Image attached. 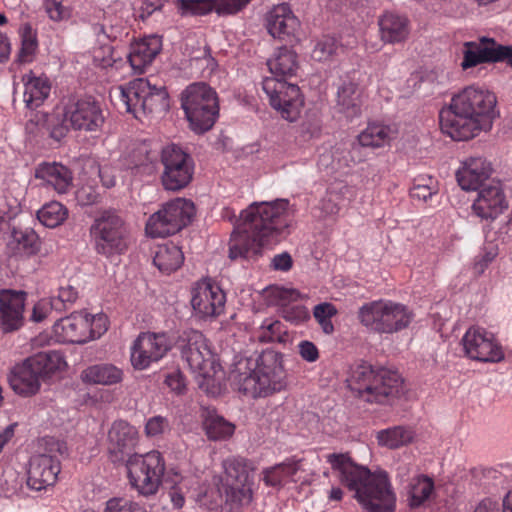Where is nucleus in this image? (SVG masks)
Masks as SVG:
<instances>
[{
  "label": "nucleus",
  "instance_id": "nucleus-18",
  "mask_svg": "<svg viewBox=\"0 0 512 512\" xmlns=\"http://www.w3.org/2000/svg\"><path fill=\"white\" fill-rule=\"evenodd\" d=\"M224 477L222 486L226 495V501L244 506L253 499V478L244 459L229 457L222 463Z\"/></svg>",
  "mask_w": 512,
  "mask_h": 512
},
{
  "label": "nucleus",
  "instance_id": "nucleus-4",
  "mask_svg": "<svg viewBox=\"0 0 512 512\" xmlns=\"http://www.w3.org/2000/svg\"><path fill=\"white\" fill-rule=\"evenodd\" d=\"M271 76L262 80V89L269 103L280 116L289 121H296L304 104L303 97L297 85L288 83L287 78L296 74L298 69L297 53L288 47L276 49L267 60Z\"/></svg>",
  "mask_w": 512,
  "mask_h": 512
},
{
  "label": "nucleus",
  "instance_id": "nucleus-10",
  "mask_svg": "<svg viewBox=\"0 0 512 512\" xmlns=\"http://www.w3.org/2000/svg\"><path fill=\"white\" fill-rule=\"evenodd\" d=\"M358 319L372 332L394 334L411 324L414 313L400 302L380 299L363 304L359 308Z\"/></svg>",
  "mask_w": 512,
  "mask_h": 512
},
{
  "label": "nucleus",
  "instance_id": "nucleus-21",
  "mask_svg": "<svg viewBox=\"0 0 512 512\" xmlns=\"http://www.w3.org/2000/svg\"><path fill=\"white\" fill-rule=\"evenodd\" d=\"M226 294L211 279L198 281L192 289L191 305L196 316L201 319L215 318L225 308Z\"/></svg>",
  "mask_w": 512,
  "mask_h": 512
},
{
  "label": "nucleus",
  "instance_id": "nucleus-56",
  "mask_svg": "<svg viewBox=\"0 0 512 512\" xmlns=\"http://www.w3.org/2000/svg\"><path fill=\"white\" fill-rule=\"evenodd\" d=\"M170 429L169 420L166 417L157 415L147 419L145 433L148 437H157Z\"/></svg>",
  "mask_w": 512,
  "mask_h": 512
},
{
  "label": "nucleus",
  "instance_id": "nucleus-51",
  "mask_svg": "<svg viewBox=\"0 0 512 512\" xmlns=\"http://www.w3.org/2000/svg\"><path fill=\"white\" fill-rule=\"evenodd\" d=\"M78 292L76 289L67 284L65 286H60L58 288L57 295H53L50 297L54 304V310L58 312H62L68 309L77 299Z\"/></svg>",
  "mask_w": 512,
  "mask_h": 512
},
{
  "label": "nucleus",
  "instance_id": "nucleus-23",
  "mask_svg": "<svg viewBox=\"0 0 512 512\" xmlns=\"http://www.w3.org/2000/svg\"><path fill=\"white\" fill-rule=\"evenodd\" d=\"M508 203L503 194L501 184L497 181H490L478 190L477 198L474 200L473 212L481 219H495L505 209Z\"/></svg>",
  "mask_w": 512,
  "mask_h": 512
},
{
  "label": "nucleus",
  "instance_id": "nucleus-7",
  "mask_svg": "<svg viewBox=\"0 0 512 512\" xmlns=\"http://www.w3.org/2000/svg\"><path fill=\"white\" fill-rule=\"evenodd\" d=\"M346 381L351 391L371 403H384L403 392V380L397 372L374 369L366 362L352 366Z\"/></svg>",
  "mask_w": 512,
  "mask_h": 512
},
{
  "label": "nucleus",
  "instance_id": "nucleus-62",
  "mask_svg": "<svg viewBox=\"0 0 512 512\" xmlns=\"http://www.w3.org/2000/svg\"><path fill=\"white\" fill-rule=\"evenodd\" d=\"M338 194L334 191H329L326 197L321 202V209L326 215L337 214L340 210V204L338 202Z\"/></svg>",
  "mask_w": 512,
  "mask_h": 512
},
{
  "label": "nucleus",
  "instance_id": "nucleus-9",
  "mask_svg": "<svg viewBox=\"0 0 512 512\" xmlns=\"http://www.w3.org/2000/svg\"><path fill=\"white\" fill-rule=\"evenodd\" d=\"M65 360L58 351L40 352L16 364L10 371L9 383L12 390L23 397L35 395L42 379L65 366Z\"/></svg>",
  "mask_w": 512,
  "mask_h": 512
},
{
  "label": "nucleus",
  "instance_id": "nucleus-28",
  "mask_svg": "<svg viewBox=\"0 0 512 512\" xmlns=\"http://www.w3.org/2000/svg\"><path fill=\"white\" fill-rule=\"evenodd\" d=\"M137 441V430L123 420L113 422L108 431V449L113 461H121L124 455L134 447Z\"/></svg>",
  "mask_w": 512,
  "mask_h": 512
},
{
  "label": "nucleus",
  "instance_id": "nucleus-26",
  "mask_svg": "<svg viewBox=\"0 0 512 512\" xmlns=\"http://www.w3.org/2000/svg\"><path fill=\"white\" fill-rule=\"evenodd\" d=\"M491 164L483 157H470L462 162L456 173L457 181L463 190H479L490 175Z\"/></svg>",
  "mask_w": 512,
  "mask_h": 512
},
{
  "label": "nucleus",
  "instance_id": "nucleus-22",
  "mask_svg": "<svg viewBox=\"0 0 512 512\" xmlns=\"http://www.w3.org/2000/svg\"><path fill=\"white\" fill-rule=\"evenodd\" d=\"M265 27L270 36L282 41H298L301 31L300 20L288 4L273 6L264 17Z\"/></svg>",
  "mask_w": 512,
  "mask_h": 512
},
{
  "label": "nucleus",
  "instance_id": "nucleus-61",
  "mask_svg": "<svg viewBox=\"0 0 512 512\" xmlns=\"http://www.w3.org/2000/svg\"><path fill=\"white\" fill-rule=\"evenodd\" d=\"M76 200L82 206L92 205L97 202L99 194L91 186H82L76 191Z\"/></svg>",
  "mask_w": 512,
  "mask_h": 512
},
{
  "label": "nucleus",
  "instance_id": "nucleus-6",
  "mask_svg": "<svg viewBox=\"0 0 512 512\" xmlns=\"http://www.w3.org/2000/svg\"><path fill=\"white\" fill-rule=\"evenodd\" d=\"M104 122L102 108L92 97L64 98L48 119L50 135L56 140L62 139L69 128L84 131H96Z\"/></svg>",
  "mask_w": 512,
  "mask_h": 512
},
{
  "label": "nucleus",
  "instance_id": "nucleus-16",
  "mask_svg": "<svg viewBox=\"0 0 512 512\" xmlns=\"http://www.w3.org/2000/svg\"><path fill=\"white\" fill-rule=\"evenodd\" d=\"M131 486L141 495H154L161 484L165 463L160 452L130 455L126 461Z\"/></svg>",
  "mask_w": 512,
  "mask_h": 512
},
{
  "label": "nucleus",
  "instance_id": "nucleus-35",
  "mask_svg": "<svg viewBox=\"0 0 512 512\" xmlns=\"http://www.w3.org/2000/svg\"><path fill=\"white\" fill-rule=\"evenodd\" d=\"M299 463L287 461L265 468L262 471V480L266 486L280 489L290 482H296V475L299 471Z\"/></svg>",
  "mask_w": 512,
  "mask_h": 512
},
{
  "label": "nucleus",
  "instance_id": "nucleus-48",
  "mask_svg": "<svg viewBox=\"0 0 512 512\" xmlns=\"http://www.w3.org/2000/svg\"><path fill=\"white\" fill-rule=\"evenodd\" d=\"M214 0H177L176 7L183 17L205 16L215 12Z\"/></svg>",
  "mask_w": 512,
  "mask_h": 512
},
{
  "label": "nucleus",
  "instance_id": "nucleus-27",
  "mask_svg": "<svg viewBox=\"0 0 512 512\" xmlns=\"http://www.w3.org/2000/svg\"><path fill=\"white\" fill-rule=\"evenodd\" d=\"M396 133V129L391 125L379 122L369 123L357 136L356 143L353 144L351 161L361 162L363 160L361 156L356 155L360 147H383L396 137Z\"/></svg>",
  "mask_w": 512,
  "mask_h": 512
},
{
  "label": "nucleus",
  "instance_id": "nucleus-47",
  "mask_svg": "<svg viewBox=\"0 0 512 512\" xmlns=\"http://www.w3.org/2000/svg\"><path fill=\"white\" fill-rule=\"evenodd\" d=\"M438 192L437 181L429 175L417 176L410 188V196L413 199L427 202Z\"/></svg>",
  "mask_w": 512,
  "mask_h": 512
},
{
  "label": "nucleus",
  "instance_id": "nucleus-41",
  "mask_svg": "<svg viewBox=\"0 0 512 512\" xmlns=\"http://www.w3.org/2000/svg\"><path fill=\"white\" fill-rule=\"evenodd\" d=\"M203 426L210 440H224L234 433V425L214 410H207L204 416Z\"/></svg>",
  "mask_w": 512,
  "mask_h": 512
},
{
  "label": "nucleus",
  "instance_id": "nucleus-25",
  "mask_svg": "<svg viewBox=\"0 0 512 512\" xmlns=\"http://www.w3.org/2000/svg\"><path fill=\"white\" fill-rule=\"evenodd\" d=\"M161 48L162 41L157 35H150L134 42L130 47L125 70L131 69L135 73H143L159 54Z\"/></svg>",
  "mask_w": 512,
  "mask_h": 512
},
{
  "label": "nucleus",
  "instance_id": "nucleus-17",
  "mask_svg": "<svg viewBox=\"0 0 512 512\" xmlns=\"http://www.w3.org/2000/svg\"><path fill=\"white\" fill-rule=\"evenodd\" d=\"M163 172L161 182L165 190L179 191L192 180L194 162L192 157L175 144L165 146L161 152Z\"/></svg>",
  "mask_w": 512,
  "mask_h": 512
},
{
  "label": "nucleus",
  "instance_id": "nucleus-54",
  "mask_svg": "<svg viewBox=\"0 0 512 512\" xmlns=\"http://www.w3.org/2000/svg\"><path fill=\"white\" fill-rule=\"evenodd\" d=\"M44 7L48 17L53 21L60 22L70 17V9L63 5L62 0H45Z\"/></svg>",
  "mask_w": 512,
  "mask_h": 512
},
{
  "label": "nucleus",
  "instance_id": "nucleus-34",
  "mask_svg": "<svg viewBox=\"0 0 512 512\" xmlns=\"http://www.w3.org/2000/svg\"><path fill=\"white\" fill-rule=\"evenodd\" d=\"M406 494L411 508H418L428 504L436 496L433 479L424 474L414 476L406 487Z\"/></svg>",
  "mask_w": 512,
  "mask_h": 512
},
{
  "label": "nucleus",
  "instance_id": "nucleus-64",
  "mask_svg": "<svg viewBox=\"0 0 512 512\" xmlns=\"http://www.w3.org/2000/svg\"><path fill=\"white\" fill-rule=\"evenodd\" d=\"M271 265L274 270L288 271L292 267V258L286 252L277 254L272 258Z\"/></svg>",
  "mask_w": 512,
  "mask_h": 512
},
{
  "label": "nucleus",
  "instance_id": "nucleus-19",
  "mask_svg": "<svg viewBox=\"0 0 512 512\" xmlns=\"http://www.w3.org/2000/svg\"><path fill=\"white\" fill-rule=\"evenodd\" d=\"M174 345V339L166 332H142L130 347L131 365L145 370L163 359Z\"/></svg>",
  "mask_w": 512,
  "mask_h": 512
},
{
  "label": "nucleus",
  "instance_id": "nucleus-33",
  "mask_svg": "<svg viewBox=\"0 0 512 512\" xmlns=\"http://www.w3.org/2000/svg\"><path fill=\"white\" fill-rule=\"evenodd\" d=\"M36 178L41 179L46 185L53 187L59 193H66L72 185L70 170L59 163H42L35 173Z\"/></svg>",
  "mask_w": 512,
  "mask_h": 512
},
{
  "label": "nucleus",
  "instance_id": "nucleus-37",
  "mask_svg": "<svg viewBox=\"0 0 512 512\" xmlns=\"http://www.w3.org/2000/svg\"><path fill=\"white\" fill-rule=\"evenodd\" d=\"M40 240L31 229H14L8 241V249L14 255L31 256L39 251Z\"/></svg>",
  "mask_w": 512,
  "mask_h": 512
},
{
  "label": "nucleus",
  "instance_id": "nucleus-15",
  "mask_svg": "<svg viewBox=\"0 0 512 512\" xmlns=\"http://www.w3.org/2000/svg\"><path fill=\"white\" fill-rule=\"evenodd\" d=\"M44 452L31 457L27 471V485L40 491L52 486L61 471L60 457L67 452L66 444L54 438H44Z\"/></svg>",
  "mask_w": 512,
  "mask_h": 512
},
{
  "label": "nucleus",
  "instance_id": "nucleus-59",
  "mask_svg": "<svg viewBox=\"0 0 512 512\" xmlns=\"http://www.w3.org/2000/svg\"><path fill=\"white\" fill-rule=\"evenodd\" d=\"M165 384L176 394H182L186 390V382L183 374L179 370L169 372L165 376Z\"/></svg>",
  "mask_w": 512,
  "mask_h": 512
},
{
  "label": "nucleus",
  "instance_id": "nucleus-30",
  "mask_svg": "<svg viewBox=\"0 0 512 512\" xmlns=\"http://www.w3.org/2000/svg\"><path fill=\"white\" fill-rule=\"evenodd\" d=\"M123 379V369L107 362L90 365L80 373V380L87 385L112 386L120 384Z\"/></svg>",
  "mask_w": 512,
  "mask_h": 512
},
{
  "label": "nucleus",
  "instance_id": "nucleus-32",
  "mask_svg": "<svg viewBox=\"0 0 512 512\" xmlns=\"http://www.w3.org/2000/svg\"><path fill=\"white\" fill-rule=\"evenodd\" d=\"M381 39L386 43H400L409 35L408 19L395 12H385L378 20Z\"/></svg>",
  "mask_w": 512,
  "mask_h": 512
},
{
  "label": "nucleus",
  "instance_id": "nucleus-13",
  "mask_svg": "<svg viewBox=\"0 0 512 512\" xmlns=\"http://www.w3.org/2000/svg\"><path fill=\"white\" fill-rule=\"evenodd\" d=\"M90 236L98 254L112 257L126 251L129 229L116 211L105 210L94 219L90 227Z\"/></svg>",
  "mask_w": 512,
  "mask_h": 512
},
{
  "label": "nucleus",
  "instance_id": "nucleus-49",
  "mask_svg": "<svg viewBox=\"0 0 512 512\" xmlns=\"http://www.w3.org/2000/svg\"><path fill=\"white\" fill-rule=\"evenodd\" d=\"M339 45L335 38L324 36L319 39L312 52L311 57L318 62H325L330 60L333 56L337 55Z\"/></svg>",
  "mask_w": 512,
  "mask_h": 512
},
{
  "label": "nucleus",
  "instance_id": "nucleus-11",
  "mask_svg": "<svg viewBox=\"0 0 512 512\" xmlns=\"http://www.w3.org/2000/svg\"><path fill=\"white\" fill-rule=\"evenodd\" d=\"M178 347L182 359L198 380L200 387L221 372L216 354L200 331L193 329L183 331L178 338Z\"/></svg>",
  "mask_w": 512,
  "mask_h": 512
},
{
  "label": "nucleus",
  "instance_id": "nucleus-55",
  "mask_svg": "<svg viewBox=\"0 0 512 512\" xmlns=\"http://www.w3.org/2000/svg\"><path fill=\"white\" fill-rule=\"evenodd\" d=\"M283 317L292 324L299 325L310 318L309 310L300 304L286 306L283 309Z\"/></svg>",
  "mask_w": 512,
  "mask_h": 512
},
{
  "label": "nucleus",
  "instance_id": "nucleus-60",
  "mask_svg": "<svg viewBox=\"0 0 512 512\" xmlns=\"http://www.w3.org/2000/svg\"><path fill=\"white\" fill-rule=\"evenodd\" d=\"M321 120L317 114L306 117L301 124V131L310 138L317 137L321 132Z\"/></svg>",
  "mask_w": 512,
  "mask_h": 512
},
{
  "label": "nucleus",
  "instance_id": "nucleus-3",
  "mask_svg": "<svg viewBox=\"0 0 512 512\" xmlns=\"http://www.w3.org/2000/svg\"><path fill=\"white\" fill-rule=\"evenodd\" d=\"M327 462L340 482L354 492V498L365 511H395L396 494L386 471L376 469L372 472L342 453L329 454Z\"/></svg>",
  "mask_w": 512,
  "mask_h": 512
},
{
  "label": "nucleus",
  "instance_id": "nucleus-39",
  "mask_svg": "<svg viewBox=\"0 0 512 512\" xmlns=\"http://www.w3.org/2000/svg\"><path fill=\"white\" fill-rule=\"evenodd\" d=\"M160 210L171 221L176 222L182 227L188 225L195 214L193 202L185 198H176L166 202Z\"/></svg>",
  "mask_w": 512,
  "mask_h": 512
},
{
  "label": "nucleus",
  "instance_id": "nucleus-52",
  "mask_svg": "<svg viewBox=\"0 0 512 512\" xmlns=\"http://www.w3.org/2000/svg\"><path fill=\"white\" fill-rule=\"evenodd\" d=\"M215 13L219 17L232 16L243 11L252 0H214Z\"/></svg>",
  "mask_w": 512,
  "mask_h": 512
},
{
  "label": "nucleus",
  "instance_id": "nucleus-29",
  "mask_svg": "<svg viewBox=\"0 0 512 512\" xmlns=\"http://www.w3.org/2000/svg\"><path fill=\"white\" fill-rule=\"evenodd\" d=\"M21 82L24 87L23 101L27 108L34 110L40 107L51 92V82L45 75H36L29 71L22 75Z\"/></svg>",
  "mask_w": 512,
  "mask_h": 512
},
{
  "label": "nucleus",
  "instance_id": "nucleus-50",
  "mask_svg": "<svg viewBox=\"0 0 512 512\" xmlns=\"http://www.w3.org/2000/svg\"><path fill=\"white\" fill-rule=\"evenodd\" d=\"M337 314L336 307L328 302L320 303L313 309V315L322 331L325 334H331L334 331V325L331 318Z\"/></svg>",
  "mask_w": 512,
  "mask_h": 512
},
{
  "label": "nucleus",
  "instance_id": "nucleus-40",
  "mask_svg": "<svg viewBox=\"0 0 512 512\" xmlns=\"http://www.w3.org/2000/svg\"><path fill=\"white\" fill-rule=\"evenodd\" d=\"M92 59L95 66L107 69L114 81L122 78V75H118V72L125 70V67H127L126 61L114 58L112 47L106 44L93 50Z\"/></svg>",
  "mask_w": 512,
  "mask_h": 512
},
{
  "label": "nucleus",
  "instance_id": "nucleus-63",
  "mask_svg": "<svg viewBox=\"0 0 512 512\" xmlns=\"http://www.w3.org/2000/svg\"><path fill=\"white\" fill-rule=\"evenodd\" d=\"M161 7V0H143L139 8L138 17L145 20Z\"/></svg>",
  "mask_w": 512,
  "mask_h": 512
},
{
  "label": "nucleus",
  "instance_id": "nucleus-2",
  "mask_svg": "<svg viewBox=\"0 0 512 512\" xmlns=\"http://www.w3.org/2000/svg\"><path fill=\"white\" fill-rule=\"evenodd\" d=\"M496 105L497 98L489 89L469 85L440 110L441 131L455 141H467L487 132L499 116Z\"/></svg>",
  "mask_w": 512,
  "mask_h": 512
},
{
  "label": "nucleus",
  "instance_id": "nucleus-14",
  "mask_svg": "<svg viewBox=\"0 0 512 512\" xmlns=\"http://www.w3.org/2000/svg\"><path fill=\"white\" fill-rule=\"evenodd\" d=\"M108 325V317L104 313L80 311L58 320L53 325V335L60 343L84 344L101 337Z\"/></svg>",
  "mask_w": 512,
  "mask_h": 512
},
{
  "label": "nucleus",
  "instance_id": "nucleus-43",
  "mask_svg": "<svg viewBox=\"0 0 512 512\" xmlns=\"http://www.w3.org/2000/svg\"><path fill=\"white\" fill-rule=\"evenodd\" d=\"M255 337L262 343H283L287 340V330L280 320L270 317L263 320Z\"/></svg>",
  "mask_w": 512,
  "mask_h": 512
},
{
  "label": "nucleus",
  "instance_id": "nucleus-12",
  "mask_svg": "<svg viewBox=\"0 0 512 512\" xmlns=\"http://www.w3.org/2000/svg\"><path fill=\"white\" fill-rule=\"evenodd\" d=\"M181 107L196 133L210 130L219 114L217 93L203 82L190 84L182 92Z\"/></svg>",
  "mask_w": 512,
  "mask_h": 512
},
{
  "label": "nucleus",
  "instance_id": "nucleus-5",
  "mask_svg": "<svg viewBox=\"0 0 512 512\" xmlns=\"http://www.w3.org/2000/svg\"><path fill=\"white\" fill-rule=\"evenodd\" d=\"M287 374L280 353H263L255 362L241 360L231 373L233 383L245 395L266 397L280 392L287 385Z\"/></svg>",
  "mask_w": 512,
  "mask_h": 512
},
{
  "label": "nucleus",
  "instance_id": "nucleus-31",
  "mask_svg": "<svg viewBox=\"0 0 512 512\" xmlns=\"http://www.w3.org/2000/svg\"><path fill=\"white\" fill-rule=\"evenodd\" d=\"M494 39L481 37L478 41L464 43L461 67L466 70L482 63L494 62Z\"/></svg>",
  "mask_w": 512,
  "mask_h": 512
},
{
  "label": "nucleus",
  "instance_id": "nucleus-36",
  "mask_svg": "<svg viewBox=\"0 0 512 512\" xmlns=\"http://www.w3.org/2000/svg\"><path fill=\"white\" fill-rule=\"evenodd\" d=\"M360 89L353 80L344 81L338 88L337 104L341 113L347 118H354L361 113Z\"/></svg>",
  "mask_w": 512,
  "mask_h": 512
},
{
  "label": "nucleus",
  "instance_id": "nucleus-45",
  "mask_svg": "<svg viewBox=\"0 0 512 512\" xmlns=\"http://www.w3.org/2000/svg\"><path fill=\"white\" fill-rule=\"evenodd\" d=\"M21 47L17 55V60L20 63H31L34 59L37 50V38L32 27L29 24H24L20 28Z\"/></svg>",
  "mask_w": 512,
  "mask_h": 512
},
{
  "label": "nucleus",
  "instance_id": "nucleus-38",
  "mask_svg": "<svg viewBox=\"0 0 512 512\" xmlns=\"http://www.w3.org/2000/svg\"><path fill=\"white\" fill-rule=\"evenodd\" d=\"M184 255L180 247L174 243L158 246L154 258V265L163 273L170 274L180 268Z\"/></svg>",
  "mask_w": 512,
  "mask_h": 512
},
{
  "label": "nucleus",
  "instance_id": "nucleus-8",
  "mask_svg": "<svg viewBox=\"0 0 512 512\" xmlns=\"http://www.w3.org/2000/svg\"><path fill=\"white\" fill-rule=\"evenodd\" d=\"M118 98L136 119L143 120L153 114H162L169 108L168 93L163 85L149 78H137L117 88Z\"/></svg>",
  "mask_w": 512,
  "mask_h": 512
},
{
  "label": "nucleus",
  "instance_id": "nucleus-1",
  "mask_svg": "<svg viewBox=\"0 0 512 512\" xmlns=\"http://www.w3.org/2000/svg\"><path fill=\"white\" fill-rule=\"evenodd\" d=\"M293 209L287 199L254 202L242 211L241 220L232 234L229 246L231 259L248 258L271 244L289 227Z\"/></svg>",
  "mask_w": 512,
  "mask_h": 512
},
{
  "label": "nucleus",
  "instance_id": "nucleus-57",
  "mask_svg": "<svg viewBox=\"0 0 512 512\" xmlns=\"http://www.w3.org/2000/svg\"><path fill=\"white\" fill-rule=\"evenodd\" d=\"M297 352L302 360L308 363L316 362L320 356L317 346L309 340L300 341L297 344Z\"/></svg>",
  "mask_w": 512,
  "mask_h": 512
},
{
  "label": "nucleus",
  "instance_id": "nucleus-46",
  "mask_svg": "<svg viewBox=\"0 0 512 512\" xmlns=\"http://www.w3.org/2000/svg\"><path fill=\"white\" fill-rule=\"evenodd\" d=\"M67 215V209L57 201L45 204L37 213L39 221L48 228H55L60 225L67 218Z\"/></svg>",
  "mask_w": 512,
  "mask_h": 512
},
{
  "label": "nucleus",
  "instance_id": "nucleus-58",
  "mask_svg": "<svg viewBox=\"0 0 512 512\" xmlns=\"http://www.w3.org/2000/svg\"><path fill=\"white\" fill-rule=\"evenodd\" d=\"M54 310V304L50 298L39 300L33 307L31 319L34 322H41Z\"/></svg>",
  "mask_w": 512,
  "mask_h": 512
},
{
  "label": "nucleus",
  "instance_id": "nucleus-53",
  "mask_svg": "<svg viewBox=\"0 0 512 512\" xmlns=\"http://www.w3.org/2000/svg\"><path fill=\"white\" fill-rule=\"evenodd\" d=\"M104 512H147L146 509L137 502L126 498H112L106 502Z\"/></svg>",
  "mask_w": 512,
  "mask_h": 512
},
{
  "label": "nucleus",
  "instance_id": "nucleus-42",
  "mask_svg": "<svg viewBox=\"0 0 512 512\" xmlns=\"http://www.w3.org/2000/svg\"><path fill=\"white\" fill-rule=\"evenodd\" d=\"M183 227L162 214L159 209L146 223V233L153 238L167 237L180 231Z\"/></svg>",
  "mask_w": 512,
  "mask_h": 512
},
{
  "label": "nucleus",
  "instance_id": "nucleus-44",
  "mask_svg": "<svg viewBox=\"0 0 512 512\" xmlns=\"http://www.w3.org/2000/svg\"><path fill=\"white\" fill-rule=\"evenodd\" d=\"M413 437V431L402 426L384 429L377 434L378 443L390 449L407 445L413 440Z\"/></svg>",
  "mask_w": 512,
  "mask_h": 512
},
{
  "label": "nucleus",
  "instance_id": "nucleus-20",
  "mask_svg": "<svg viewBox=\"0 0 512 512\" xmlns=\"http://www.w3.org/2000/svg\"><path fill=\"white\" fill-rule=\"evenodd\" d=\"M461 343L465 355L475 361L499 363L505 353L495 334L481 326H471L463 335Z\"/></svg>",
  "mask_w": 512,
  "mask_h": 512
},
{
  "label": "nucleus",
  "instance_id": "nucleus-24",
  "mask_svg": "<svg viewBox=\"0 0 512 512\" xmlns=\"http://www.w3.org/2000/svg\"><path fill=\"white\" fill-rule=\"evenodd\" d=\"M25 297L23 291H0V325L4 331H14L23 325Z\"/></svg>",
  "mask_w": 512,
  "mask_h": 512
}]
</instances>
